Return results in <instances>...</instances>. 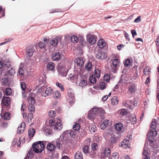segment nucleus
<instances>
[{
    "mask_svg": "<svg viewBox=\"0 0 159 159\" xmlns=\"http://www.w3.org/2000/svg\"><path fill=\"white\" fill-rule=\"evenodd\" d=\"M20 86L21 89L23 90L24 91L26 89V85L24 82H21Z\"/></svg>",
    "mask_w": 159,
    "mask_h": 159,
    "instance_id": "obj_59",
    "label": "nucleus"
},
{
    "mask_svg": "<svg viewBox=\"0 0 159 159\" xmlns=\"http://www.w3.org/2000/svg\"><path fill=\"white\" fill-rule=\"evenodd\" d=\"M96 126L94 125V124H90L89 126V129L91 133H94L97 130Z\"/></svg>",
    "mask_w": 159,
    "mask_h": 159,
    "instance_id": "obj_24",
    "label": "nucleus"
},
{
    "mask_svg": "<svg viewBox=\"0 0 159 159\" xmlns=\"http://www.w3.org/2000/svg\"><path fill=\"white\" fill-rule=\"evenodd\" d=\"M157 134V131L155 129H151L150 130L149 134L148 133V136L150 135V136L152 137V139H153L154 137L156 136Z\"/></svg>",
    "mask_w": 159,
    "mask_h": 159,
    "instance_id": "obj_20",
    "label": "nucleus"
},
{
    "mask_svg": "<svg viewBox=\"0 0 159 159\" xmlns=\"http://www.w3.org/2000/svg\"><path fill=\"white\" fill-rule=\"evenodd\" d=\"M35 108L34 107V105H30L29 108H28V110L29 111L32 112H34L35 111Z\"/></svg>",
    "mask_w": 159,
    "mask_h": 159,
    "instance_id": "obj_57",
    "label": "nucleus"
},
{
    "mask_svg": "<svg viewBox=\"0 0 159 159\" xmlns=\"http://www.w3.org/2000/svg\"><path fill=\"white\" fill-rule=\"evenodd\" d=\"M57 70L60 74L61 76H66L67 75V73L66 67L64 66H59L57 68Z\"/></svg>",
    "mask_w": 159,
    "mask_h": 159,
    "instance_id": "obj_7",
    "label": "nucleus"
},
{
    "mask_svg": "<svg viewBox=\"0 0 159 159\" xmlns=\"http://www.w3.org/2000/svg\"><path fill=\"white\" fill-rule=\"evenodd\" d=\"M128 87V90L129 93L131 94H134L137 91V86L136 85L132 82L129 83Z\"/></svg>",
    "mask_w": 159,
    "mask_h": 159,
    "instance_id": "obj_5",
    "label": "nucleus"
},
{
    "mask_svg": "<svg viewBox=\"0 0 159 159\" xmlns=\"http://www.w3.org/2000/svg\"><path fill=\"white\" fill-rule=\"evenodd\" d=\"M92 150L90 152V155L93 156L96 153V151L98 148L97 144L96 143H93L91 145Z\"/></svg>",
    "mask_w": 159,
    "mask_h": 159,
    "instance_id": "obj_10",
    "label": "nucleus"
},
{
    "mask_svg": "<svg viewBox=\"0 0 159 159\" xmlns=\"http://www.w3.org/2000/svg\"><path fill=\"white\" fill-rule=\"evenodd\" d=\"M106 45L105 42L103 39H101L99 40L98 43V45L101 48H103Z\"/></svg>",
    "mask_w": 159,
    "mask_h": 159,
    "instance_id": "obj_22",
    "label": "nucleus"
},
{
    "mask_svg": "<svg viewBox=\"0 0 159 159\" xmlns=\"http://www.w3.org/2000/svg\"><path fill=\"white\" fill-rule=\"evenodd\" d=\"M105 114V111L102 108H98L97 115L102 116Z\"/></svg>",
    "mask_w": 159,
    "mask_h": 159,
    "instance_id": "obj_30",
    "label": "nucleus"
},
{
    "mask_svg": "<svg viewBox=\"0 0 159 159\" xmlns=\"http://www.w3.org/2000/svg\"><path fill=\"white\" fill-rule=\"evenodd\" d=\"M120 62V61L119 59L117 58L113 60L111 68V70L113 72L115 73L116 71L117 67L120 66L119 65Z\"/></svg>",
    "mask_w": 159,
    "mask_h": 159,
    "instance_id": "obj_6",
    "label": "nucleus"
},
{
    "mask_svg": "<svg viewBox=\"0 0 159 159\" xmlns=\"http://www.w3.org/2000/svg\"><path fill=\"white\" fill-rule=\"evenodd\" d=\"M136 120L137 119L135 115H133L130 117V121L132 124H135L136 123Z\"/></svg>",
    "mask_w": 159,
    "mask_h": 159,
    "instance_id": "obj_48",
    "label": "nucleus"
},
{
    "mask_svg": "<svg viewBox=\"0 0 159 159\" xmlns=\"http://www.w3.org/2000/svg\"><path fill=\"white\" fill-rule=\"evenodd\" d=\"M23 67H20L18 71V73L19 74L21 75H23L24 74V71L23 70Z\"/></svg>",
    "mask_w": 159,
    "mask_h": 159,
    "instance_id": "obj_61",
    "label": "nucleus"
},
{
    "mask_svg": "<svg viewBox=\"0 0 159 159\" xmlns=\"http://www.w3.org/2000/svg\"><path fill=\"white\" fill-rule=\"evenodd\" d=\"M50 42L52 46H55L58 44V41L57 39L53 38L51 40Z\"/></svg>",
    "mask_w": 159,
    "mask_h": 159,
    "instance_id": "obj_33",
    "label": "nucleus"
},
{
    "mask_svg": "<svg viewBox=\"0 0 159 159\" xmlns=\"http://www.w3.org/2000/svg\"><path fill=\"white\" fill-rule=\"evenodd\" d=\"M33 114L32 113H30L29 114L27 117L28 121L29 122L30 121L31 122V120L33 118Z\"/></svg>",
    "mask_w": 159,
    "mask_h": 159,
    "instance_id": "obj_58",
    "label": "nucleus"
},
{
    "mask_svg": "<svg viewBox=\"0 0 159 159\" xmlns=\"http://www.w3.org/2000/svg\"><path fill=\"white\" fill-rule=\"evenodd\" d=\"M120 115L123 116H125L126 115L127 113V111L126 109H121L119 110L118 111Z\"/></svg>",
    "mask_w": 159,
    "mask_h": 159,
    "instance_id": "obj_42",
    "label": "nucleus"
},
{
    "mask_svg": "<svg viewBox=\"0 0 159 159\" xmlns=\"http://www.w3.org/2000/svg\"><path fill=\"white\" fill-rule=\"evenodd\" d=\"M12 93V90L10 88H7L6 89L4 92V94L6 95L9 96L11 95Z\"/></svg>",
    "mask_w": 159,
    "mask_h": 159,
    "instance_id": "obj_32",
    "label": "nucleus"
},
{
    "mask_svg": "<svg viewBox=\"0 0 159 159\" xmlns=\"http://www.w3.org/2000/svg\"><path fill=\"white\" fill-rule=\"evenodd\" d=\"M28 102L30 105H34L35 103V100L34 98L31 97L30 98H29L28 99Z\"/></svg>",
    "mask_w": 159,
    "mask_h": 159,
    "instance_id": "obj_34",
    "label": "nucleus"
},
{
    "mask_svg": "<svg viewBox=\"0 0 159 159\" xmlns=\"http://www.w3.org/2000/svg\"><path fill=\"white\" fill-rule=\"evenodd\" d=\"M38 91L40 92H41L42 95L44 97L50 96L52 93V89L51 88L47 87L44 86L39 88Z\"/></svg>",
    "mask_w": 159,
    "mask_h": 159,
    "instance_id": "obj_3",
    "label": "nucleus"
},
{
    "mask_svg": "<svg viewBox=\"0 0 159 159\" xmlns=\"http://www.w3.org/2000/svg\"><path fill=\"white\" fill-rule=\"evenodd\" d=\"M97 36L94 35H92L89 38V43L91 44L95 43L96 41Z\"/></svg>",
    "mask_w": 159,
    "mask_h": 159,
    "instance_id": "obj_17",
    "label": "nucleus"
},
{
    "mask_svg": "<svg viewBox=\"0 0 159 159\" xmlns=\"http://www.w3.org/2000/svg\"><path fill=\"white\" fill-rule=\"evenodd\" d=\"M11 103V100L10 97H5L3 98L2 101V106L6 107L9 106Z\"/></svg>",
    "mask_w": 159,
    "mask_h": 159,
    "instance_id": "obj_8",
    "label": "nucleus"
},
{
    "mask_svg": "<svg viewBox=\"0 0 159 159\" xmlns=\"http://www.w3.org/2000/svg\"><path fill=\"white\" fill-rule=\"evenodd\" d=\"M121 145L123 148L125 149L129 148V146H130L129 141L127 139H124L122 142Z\"/></svg>",
    "mask_w": 159,
    "mask_h": 159,
    "instance_id": "obj_15",
    "label": "nucleus"
},
{
    "mask_svg": "<svg viewBox=\"0 0 159 159\" xmlns=\"http://www.w3.org/2000/svg\"><path fill=\"white\" fill-rule=\"evenodd\" d=\"M106 86L107 84L104 82L100 83L99 84V88L102 90L105 89L106 87Z\"/></svg>",
    "mask_w": 159,
    "mask_h": 159,
    "instance_id": "obj_41",
    "label": "nucleus"
},
{
    "mask_svg": "<svg viewBox=\"0 0 159 159\" xmlns=\"http://www.w3.org/2000/svg\"><path fill=\"white\" fill-rule=\"evenodd\" d=\"M35 131L33 129H30L28 131V134L30 137H33Z\"/></svg>",
    "mask_w": 159,
    "mask_h": 159,
    "instance_id": "obj_50",
    "label": "nucleus"
},
{
    "mask_svg": "<svg viewBox=\"0 0 159 159\" xmlns=\"http://www.w3.org/2000/svg\"><path fill=\"white\" fill-rule=\"evenodd\" d=\"M71 41L73 43H75L78 42V38L75 35L71 37Z\"/></svg>",
    "mask_w": 159,
    "mask_h": 159,
    "instance_id": "obj_47",
    "label": "nucleus"
},
{
    "mask_svg": "<svg viewBox=\"0 0 159 159\" xmlns=\"http://www.w3.org/2000/svg\"><path fill=\"white\" fill-rule=\"evenodd\" d=\"M67 94L68 96L71 98H73L74 97V91L71 89H69L67 91Z\"/></svg>",
    "mask_w": 159,
    "mask_h": 159,
    "instance_id": "obj_31",
    "label": "nucleus"
},
{
    "mask_svg": "<svg viewBox=\"0 0 159 159\" xmlns=\"http://www.w3.org/2000/svg\"><path fill=\"white\" fill-rule=\"evenodd\" d=\"M118 102V98L117 96H115L111 99V104L113 105H117Z\"/></svg>",
    "mask_w": 159,
    "mask_h": 159,
    "instance_id": "obj_25",
    "label": "nucleus"
},
{
    "mask_svg": "<svg viewBox=\"0 0 159 159\" xmlns=\"http://www.w3.org/2000/svg\"><path fill=\"white\" fill-rule=\"evenodd\" d=\"M60 120L56 122L54 118L49 120V124L52 126L53 127L54 129H56L58 130H61L62 128V125L60 122Z\"/></svg>",
    "mask_w": 159,
    "mask_h": 159,
    "instance_id": "obj_4",
    "label": "nucleus"
},
{
    "mask_svg": "<svg viewBox=\"0 0 159 159\" xmlns=\"http://www.w3.org/2000/svg\"><path fill=\"white\" fill-rule=\"evenodd\" d=\"M61 144L59 140L57 139L50 143H48L47 146V150L50 152L53 151L56 148L59 149Z\"/></svg>",
    "mask_w": 159,
    "mask_h": 159,
    "instance_id": "obj_1",
    "label": "nucleus"
},
{
    "mask_svg": "<svg viewBox=\"0 0 159 159\" xmlns=\"http://www.w3.org/2000/svg\"><path fill=\"white\" fill-rule=\"evenodd\" d=\"M92 111H89L88 116L89 119H94L96 116L93 113H92Z\"/></svg>",
    "mask_w": 159,
    "mask_h": 159,
    "instance_id": "obj_40",
    "label": "nucleus"
},
{
    "mask_svg": "<svg viewBox=\"0 0 159 159\" xmlns=\"http://www.w3.org/2000/svg\"><path fill=\"white\" fill-rule=\"evenodd\" d=\"M33 151L36 153L42 152L44 148V145L43 142L39 141L35 142L32 145Z\"/></svg>",
    "mask_w": 159,
    "mask_h": 159,
    "instance_id": "obj_2",
    "label": "nucleus"
},
{
    "mask_svg": "<svg viewBox=\"0 0 159 159\" xmlns=\"http://www.w3.org/2000/svg\"><path fill=\"white\" fill-rule=\"evenodd\" d=\"M89 147L88 145L85 146L83 148V152L86 154H90V152H89Z\"/></svg>",
    "mask_w": 159,
    "mask_h": 159,
    "instance_id": "obj_28",
    "label": "nucleus"
},
{
    "mask_svg": "<svg viewBox=\"0 0 159 159\" xmlns=\"http://www.w3.org/2000/svg\"><path fill=\"white\" fill-rule=\"evenodd\" d=\"M116 138L114 135L111 136L110 139V142L113 143H116Z\"/></svg>",
    "mask_w": 159,
    "mask_h": 159,
    "instance_id": "obj_56",
    "label": "nucleus"
},
{
    "mask_svg": "<svg viewBox=\"0 0 159 159\" xmlns=\"http://www.w3.org/2000/svg\"><path fill=\"white\" fill-rule=\"evenodd\" d=\"M115 128L116 130L118 131H120L123 128L122 124L120 123H116L115 125Z\"/></svg>",
    "mask_w": 159,
    "mask_h": 159,
    "instance_id": "obj_26",
    "label": "nucleus"
},
{
    "mask_svg": "<svg viewBox=\"0 0 159 159\" xmlns=\"http://www.w3.org/2000/svg\"><path fill=\"white\" fill-rule=\"evenodd\" d=\"M61 94L59 91H56L53 94V97L56 99H57L60 97Z\"/></svg>",
    "mask_w": 159,
    "mask_h": 159,
    "instance_id": "obj_52",
    "label": "nucleus"
},
{
    "mask_svg": "<svg viewBox=\"0 0 159 159\" xmlns=\"http://www.w3.org/2000/svg\"><path fill=\"white\" fill-rule=\"evenodd\" d=\"M2 118L4 120H9L11 118V114L9 112H5L3 116H1Z\"/></svg>",
    "mask_w": 159,
    "mask_h": 159,
    "instance_id": "obj_18",
    "label": "nucleus"
},
{
    "mask_svg": "<svg viewBox=\"0 0 159 159\" xmlns=\"http://www.w3.org/2000/svg\"><path fill=\"white\" fill-rule=\"evenodd\" d=\"M56 85L57 87L60 89L61 91H64V89L63 84L57 82L56 83Z\"/></svg>",
    "mask_w": 159,
    "mask_h": 159,
    "instance_id": "obj_53",
    "label": "nucleus"
},
{
    "mask_svg": "<svg viewBox=\"0 0 159 159\" xmlns=\"http://www.w3.org/2000/svg\"><path fill=\"white\" fill-rule=\"evenodd\" d=\"M110 76L108 74L105 75L103 77V80L106 82H108L110 80Z\"/></svg>",
    "mask_w": 159,
    "mask_h": 159,
    "instance_id": "obj_51",
    "label": "nucleus"
},
{
    "mask_svg": "<svg viewBox=\"0 0 159 159\" xmlns=\"http://www.w3.org/2000/svg\"><path fill=\"white\" fill-rule=\"evenodd\" d=\"M48 68L50 70H52L55 68V64L52 62H49L48 65Z\"/></svg>",
    "mask_w": 159,
    "mask_h": 159,
    "instance_id": "obj_43",
    "label": "nucleus"
},
{
    "mask_svg": "<svg viewBox=\"0 0 159 159\" xmlns=\"http://www.w3.org/2000/svg\"><path fill=\"white\" fill-rule=\"evenodd\" d=\"M109 120H105L101 125L100 127L102 129H104L106 128L108 125Z\"/></svg>",
    "mask_w": 159,
    "mask_h": 159,
    "instance_id": "obj_21",
    "label": "nucleus"
},
{
    "mask_svg": "<svg viewBox=\"0 0 159 159\" xmlns=\"http://www.w3.org/2000/svg\"><path fill=\"white\" fill-rule=\"evenodd\" d=\"M34 53L33 50L32 49H30L27 50V54L29 56L31 57Z\"/></svg>",
    "mask_w": 159,
    "mask_h": 159,
    "instance_id": "obj_54",
    "label": "nucleus"
},
{
    "mask_svg": "<svg viewBox=\"0 0 159 159\" xmlns=\"http://www.w3.org/2000/svg\"><path fill=\"white\" fill-rule=\"evenodd\" d=\"M75 61L76 64L80 67H82L84 64V61L83 57L76 58Z\"/></svg>",
    "mask_w": 159,
    "mask_h": 159,
    "instance_id": "obj_12",
    "label": "nucleus"
},
{
    "mask_svg": "<svg viewBox=\"0 0 159 159\" xmlns=\"http://www.w3.org/2000/svg\"><path fill=\"white\" fill-rule=\"evenodd\" d=\"M96 57L100 60L104 59L107 57V54L104 52L99 51L96 55Z\"/></svg>",
    "mask_w": 159,
    "mask_h": 159,
    "instance_id": "obj_9",
    "label": "nucleus"
},
{
    "mask_svg": "<svg viewBox=\"0 0 159 159\" xmlns=\"http://www.w3.org/2000/svg\"><path fill=\"white\" fill-rule=\"evenodd\" d=\"M2 8L1 6H0V18L4 16L5 15L4 12L2 11Z\"/></svg>",
    "mask_w": 159,
    "mask_h": 159,
    "instance_id": "obj_63",
    "label": "nucleus"
},
{
    "mask_svg": "<svg viewBox=\"0 0 159 159\" xmlns=\"http://www.w3.org/2000/svg\"><path fill=\"white\" fill-rule=\"evenodd\" d=\"M124 63L125 66L128 67L130 65L131 61L129 59H126L124 61Z\"/></svg>",
    "mask_w": 159,
    "mask_h": 159,
    "instance_id": "obj_49",
    "label": "nucleus"
},
{
    "mask_svg": "<svg viewBox=\"0 0 159 159\" xmlns=\"http://www.w3.org/2000/svg\"><path fill=\"white\" fill-rule=\"evenodd\" d=\"M56 115V112L55 111H50L48 112L49 116L51 117H54Z\"/></svg>",
    "mask_w": 159,
    "mask_h": 159,
    "instance_id": "obj_55",
    "label": "nucleus"
},
{
    "mask_svg": "<svg viewBox=\"0 0 159 159\" xmlns=\"http://www.w3.org/2000/svg\"><path fill=\"white\" fill-rule=\"evenodd\" d=\"M111 150L110 149L108 148H105L103 153L101 154V158H104L105 157H109L110 155Z\"/></svg>",
    "mask_w": 159,
    "mask_h": 159,
    "instance_id": "obj_11",
    "label": "nucleus"
},
{
    "mask_svg": "<svg viewBox=\"0 0 159 159\" xmlns=\"http://www.w3.org/2000/svg\"><path fill=\"white\" fill-rule=\"evenodd\" d=\"M45 46V43L42 42H40L39 44V46L41 48H43Z\"/></svg>",
    "mask_w": 159,
    "mask_h": 159,
    "instance_id": "obj_62",
    "label": "nucleus"
},
{
    "mask_svg": "<svg viewBox=\"0 0 159 159\" xmlns=\"http://www.w3.org/2000/svg\"><path fill=\"white\" fill-rule=\"evenodd\" d=\"M69 137L68 134V130H66L64 131L61 135L60 137L63 139V140H67Z\"/></svg>",
    "mask_w": 159,
    "mask_h": 159,
    "instance_id": "obj_16",
    "label": "nucleus"
},
{
    "mask_svg": "<svg viewBox=\"0 0 159 159\" xmlns=\"http://www.w3.org/2000/svg\"><path fill=\"white\" fill-rule=\"evenodd\" d=\"M60 57L59 53H55L52 56V59L54 61H57L60 58Z\"/></svg>",
    "mask_w": 159,
    "mask_h": 159,
    "instance_id": "obj_29",
    "label": "nucleus"
},
{
    "mask_svg": "<svg viewBox=\"0 0 159 159\" xmlns=\"http://www.w3.org/2000/svg\"><path fill=\"white\" fill-rule=\"evenodd\" d=\"M143 74L146 75H149L150 73L149 68L148 67L146 66L143 70Z\"/></svg>",
    "mask_w": 159,
    "mask_h": 159,
    "instance_id": "obj_46",
    "label": "nucleus"
},
{
    "mask_svg": "<svg viewBox=\"0 0 159 159\" xmlns=\"http://www.w3.org/2000/svg\"><path fill=\"white\" fill-rule=\"evenodd\" d=\"M100 71L99 70L97 69L95 70L94 74L93 75L94 76L98 79L100 77Z\"/></svg>",
    "mask_w": 159,
    "mask_h": 159,
    "instance_id": "obj_35",
    "label": "nucleus"
},
{
    "mask_svg": "<svg viewBox=\"0 0 159 159\" xmlns=\"http://www.w3.org/2000/svg\"><path fill=\"white\" fill-rule=\"evenodd\" d=\"M87 84V81L85 80H83L80 82L79 85L82 87H84L86 86Z\"/></svg>",
    "mask_w": 159,
    "mask_h": 159,
    "instance_id": "obj_45",
    "label": "nucleus"
},
{
    "mask_svg": "<svg viewBox=\"0 0 159 159\" xmlns=\"http://www.w3.org/2000/svg\"><path fill=\"white\" fill-rule=\"evenodd\" d=\"M141 21L140 16H138L134 20L135 23H138Z\"/></svg>",
    "mask_w": 159,
    "mask_h": 159,
    "instance_id": "obj_64",
    "label": "nucleus"
},
{
    "mask_svg": "<svg viewBox=\"0 0 159 159\" xmlns=\"http://www.w3.org/2000/svg\"><path fill=\"white\" fill-rule=\"evenodd\" d=\"M119 157L118 153L114 152L110 157H109V159H118Z\"/></svg>",
    "mask_w": 159,
    "mask_h": 159,
    "instance_id": "obj_36",
    "label": "nucleus"
},
{
    "mask_svg": "<svg viewBox=\"0 0 159 159\" xmlns=\"http://www.w3.org/2000/svg\"><path fill=\"white\" fill-rule=\"evenodd\" d=\"M7 72L4 74V76H9L13 75L15 73V70L12 68H7Z\"/></svg>",
    "mask_w": 159,
    "mask_h": 159,
    "instance_id": "obj_14",
    "label": "nucleus"
},
{
    "mask_svg": "<svg viewBox=\"0 0 159 159\" xmlns=\"http://www.w3.org/2000/svg\"><path fill=\"white\" fill-rule=\"evenodd\" d=\"M25 124L24 122L21 123L20 126H19L17 129V133L18 134H20L23 133L25 128Z\"/></svg>",
    "mask_w": 159,
    "mask_h": 159,
    "instance_id": "obj_13",
    "label": "nucleus"
},
{
    "mask_svg": "<svg viewBox=\"0 0 159 159\" xmlns=\"http://www.w3.org/2000/svg\"><path fill=\"white\" fill-rule=\"evenodd\" d=\"M92 63L88 62L85 65V69L86 70L89 71L92 68Z\"/></svg>",
    "mask_w": 159,
    "mask_h": 159,
    "instance_id": "obj_44",
    "label": "nucleus"
},
{
    "mask_svg": "<svg viewBox=\"0 0 159 159\" xmlns=\"http://www.w3.org/2000/svg\"><path fill=\"white\" fill-rule=\"evenodd\" d=\"M90 111H92V113H93L96 116L97 115L98 108L94 107L91 109Z\"/></svg>",
    "mask_w": 159,
    "mask_h": 159,
    "instance_id": "obj_60",
    "label": "nucleus"
},
{
    "mask_svg": "<svg viewBox=\"0 0 159 159\" xmlns=\"http://www.w3.org/2000/svg\"><path fill=\"white\" fill-rule=\"evenodd\" d=\"M97 78L93 75L90 76L89 78L90 82L93 84H95L97 81Z\"/></svg>",
    "mask_w": 159,
    "mask_h": 159,
    "instance_id": "obj_27",
    "label": "nucleus"
},
{
    "mask_svg": "<svg viewBox=\"0 0 159 159\" xmlns=\"http://www.w3.org/2000/svg\"><path fill=\"white\" fill-rule=\"evenodd\" d=\"M80 128V126L79 124L75 123L73 126V129L74 130L78 131L79 130Z\"/></svg>",
    "mask_w": 159,
    "mask_h": 159,
    "instance_id": "obj_37",
    "label": "nucleus"
},
{
    "mask_svg": "<svg viewBox=\"0 0 159 159\" xmlns=\"http://www.w3.org/2000/svg\"><path fill=\"white\" fill-rule=\"evenodd\" d=\"M157 121L155 120H154L152 121L150 125V127L151 129H156L157 125Z\"/></svg>",
    "mask_w": 159,
    "mask_h": 159,
    "instance_id": "obj_38",
    "label": "nucleus"
},
{
    "mask_svg": "<svg viewBox=\"0 0 159 159\" xmlns=\"http://www.w3.org/2000/svg\"><path fill=\"white\" fill-rule=\"evenodd\" d=\"M1 84L2 86H8L9 84L8 78L7 77L3 78L2 79Z\"/></svg>",
    "mask_w": 159,
    "mask_h": 159,
    "instance_id": "obj_19",
    "label": "nucleus"
},
{
    "mask_svg": "<svg viewBox=\"0 0 159 159\" xmlns=\"http://www.w3.org/2000/svg\"><path fill=\"white\" fill-rule=\"evenodd\" d=\"M68 132L70 137L74 138L76 135V133L74 130H68Z\"/></svg>",
    "mask_w": 159,
    "mask_h": 159,
    "instance_id": "obj_39",
    "label": "nucleus"
},
{
    "mask_svg": "<svg viewBox=\"0 0 159 159\" xmlns=\"http://www.w3.org/2000/svg\"><path fill=\"white\" fill-rule=\"evenodd\" d=\"M75 159H83V156L81 152L77 151L74 155Z\"/></svg>",
    "mask_w": 159,
    "mask_h": 159,
    "instance_id": "obj_23",
    "label": "nucleus"
}]
</instances>
